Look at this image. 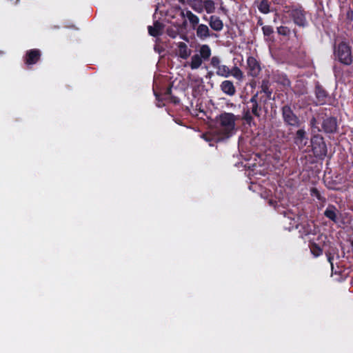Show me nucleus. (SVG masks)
I'll use <instances>...</instances> for the list:
<instances>
[{"label": "nucleus", "instance_id": "obj_17", "mask_svg": "<svg viewBox=\"0 0 353 353\" xmlns=\"http://www.w3.org/2000/svg\"><path fill=\"white\" fill-rule=\"evenodd\" d=\"M209 25L214 31L219 32L223 28V23L219 17L212 15L210 17Z\"/></svg>", "mask_w": 353, "mask_h": 353}, {"label": "nucleus", "instance_id": "obj_2", "mask_svg": "<svg viewBox=\"0 0 353 353\" xmlns=\"http://www.w3.org/2000/svg\"><path fill=\"white\" fill-rule=\"evenodd\" d=\"M235 115L230 112H223L216 118V130L219 137V140L230 138L234 132Z\"/></svg>", "mask_w": 353, "mask_h": 353}, {"label": "nucleus", "instance_id": "obj_35", "mask_svg": "<svg viewBox=\"0 0 353 353\" xmlns=\"http://www.w3.org/2000/svg\"><path fill=\"white\" fill-rule=\"evenodd\" d=\"M347 17L350 18V19H353V11L352 10H349L347 13Z\"/></svg>", "mask_w": 353, "mask_h": 353}, {"label": "nucleus", "instance_id": "obj_27", "mask_svg": "<svg viewBox=\"0 0 353 353\" xmlns=\"http://www.w3.org/2000/svg\"><path fill=\"white\" fill-rule=\"evenodd\" d=\"M276 82L283 85L284 87H290L291 85L290 80L284 73L279 74L276 75Z\"/></svg>", "mask_w": 353, "mask_h": 353}, {"label": "nucleus", "instance_id": "obj_30", "mask_svg": "<svg viewBox=\"0 0 353 353\" xmlns=\"http://www.w3.org/2000/svg\"><path fill=\"white\" fill-rule=\"evenodd\" d=\"M310 192V195L313 197H316L317 200L319 201L320 202L323 203H325L326 202V198L321 194V192L316 188H311Z\"/></svg>", "mask_w": 353, "mask_h": 353}, {"label": "nucleus", "instance_id": "obj_6", "mask_svg": "<svg viewBox=\"0 0 353 353\" xmlns=\"http://www.w3.org/2000/svg\"><path fill=\"white\" fill-rule=\"evenodd\" d=\"M310 139L312 150L314 155L319 159H324L327 153V148L322 135L314 132Z\"/></svg>", "mask_w": 353, "mask_h": 353}, {"label": "nucleus", "instance_id": "obj_31", "mask_svg": "<svg viewBox=\"0 0 353 353\" xmlns=\"http://www.w3.org/2000/svg\"><path fill=\"white\" fill-rule=\"evenodd\" d=\"M290 32H291L290 29L287 26H281L277 28V33L279 35L287 37L290 34Z\"/></svg>", "mask_w": 353, "mask_h": 353}, {"label": "nucleus", "instance_id": "obj_15", "mask_svg": "<svg viewBox=\"0 0 353 353\" xmlns=\"http://www.w3.org/2000/svg\"><path fill=\"white\" fill-rule=\"evenodd\" d=\"M338 212L339 210L334 205L329 204L324 211L323 214L326 218L336 223L338 222Z\"/></svg>", "mask_w": 353, "mask_h": 353}, {"label": "nucleus", "instance_id": "obj_13", "mask_svg": "<svg viewBox=\"0 0 353 353\" xmlns=\"http://www.w3.org/2000/svg\"><path fill=\"white\" fill-rule=\"evenodd\" d=\"M221 90L226 95L232 97L236 92V88L232 81L224 80L220 84Z\"/></svg>", "mask_w": 353, "mask_h": 353}, {"label": "nucleus", "instance_id": "obj_19", "mask_svg": "<svg viewBox=\"0 0 353 353\" xmlns=\"http://www.w3.org/2000/svg\"><path fill=\"white\" fill-rule=\"evenodd\" d=\"M181 15L183 17L188 18L193 29H195L196 26L199 25V18L190 10H186L185 13H184V11H182Z\"/></svg>", "mask_w": 353, "mask_h": 353}, {"label": "nucleus", "instance_id": "obj_32", "mask_svg": "<svg viewBox=\"0 0 353 353\" xmlns=\"http://www.w3.org/2000/svg\"><path fill=\"white\" fill-rule=\"evenodd\" d=\"M325 255L327 256L328 262L330 263L332 268H333V260H334V255L330 252H326Z\"/></svg>", "mask_w": 353, "mask_h": 353}, {"label": "nucleus", "instance_id": "obj_9", "mask_svg": "<svg viewBox=\"0 0 353 353\" xmlns=\"http://www.w3.org/2000/svg\"><path fill=\"white\" fill-rule=\"evenodd\" d=\"M314 93L317 103L320 105L325 104L330 99L328 92L319 83L315 85Z\"/></svg>", "mask_w": 353, "mask_h": 353}, {"label": "nucleus", "instance_id": "obj_10", "mask_svg": "<svg viewBox=\"0 0 353 353\" xmlns=\"http://www.w3.org/2000/svg\"><path fill=\"white\" fill-rule=\"evenodd\" d=\"M41 51L39 49L34 48L26 52L24 57V62L26 65H30L36 64L41 58Z\"/></svg>", "mask_w": 353, "mask_h": 353}, {"label": "nucleus", "instance_id": "obj_28", "mask_svg": "<svg viewBox=\"0 0 353 353\" xmlns=\"http://www.w3.org/2000/svg\"><path fill=\"white\" fill-rule=\"evenodd\" d=\"M230 76L234 77L236 79L241 81L243 78V74L241 70L237 67L234 66L232 69L229 68Z\"/></svg>", "mask_w": 353, "mask_h": 353}, {"label": "nucleus", "instance_id": "obj_24", "mask_svg": "<svg viewBox=\"0 0 353 353\" xmlns=\"http://www.w3.org/2000/svg\"><path fill=\"white\" fill-rule=\"evenodd\" d=\"M202 59L208 60L211 56V49L207 44H203L200 47L199 54Z\"/></svg>", "mask_w": 353, "mask_h": 353}, {"label": "nucleus", "instance_id": "obj_11", "mask_svg": "<svg viewBox=\"0 0 353 353\" xmlns=\"http://www.w3.org/2000/svg\"><path fill=\"white\" fill-rule=\"evenodd\" d=\"M247 64L248 74L253 77H256L261 70L259 61L254 57H249L247 59Z\"/></svg>", "mask_w": 353, "mask_h": 353}, {"label": "nucleus", "instance_id": "obj_25", "mask_svg": "<svg viewBox=\"0 0 353 353\" xmlns=\"http://www.w3.org/2000/svg\"><path fill=\"white\" fill-rule=\"evenodd\" d=\"M203 10H205L208 14L214 13L215 11V3L212 0L202 1Z\"/></svg>", "mask_w": 353, "mask_h": 353}, {"label": "nucleus", "instance_id": "obj_5", "mask_svg": "<svg viewBox=\"0 0 353 353\" xmlns=\"http://www.w3.org/2000/svg\"><path fill=\"white\" fill-rule=\"evenodd\" d=\"M335 59L345 65H350L353 63L352 46L346 41H341L334 48Z\"/></svg>", "mask_w": 353, "mask_h": 353}, {"label": "nucleus", "instance_id": "obj_4", "mask_svg": "<svg viewBox=\"0 0 353 353\" xmlns=\"http://www.w3.org/2000/svg\"><path fill=\"white\" fill-rule=\"evenodd\" d=\"M283 12L289 15L295 25L302 28L307 26V12L301 4L285 5L283 6Z\"/></svg>", "mask_w": 353, "mask_h": 353}, {"label": "nucleus", "instance_id": "obj_16", "mask_svg": "<svg viewBox=\"0 0 353 353\" xmlns=\"http://www.w3.org/2000/svg\"><path fill=\"white\" fill-rule=\"evenodd\" d=\"M260 92V96H263V103H266L268 99H271L272 90L270 88L268 81H263L261 90L257 91Z\"/></svg>", "mask_w": 353, "mask_h": 353}, {"label": "nucleus", "instance_id": "obj_37", "mask_svg": "<svg viewBox=\"0 0 353 353\" xmlns=\"http://www.w3.org/2000/svg\"><path fill=\"white\" fill-rule=\"evenodd\" d=\"M219 9H220V10H221V11H222L224 14H227L228 10H227L225 7H223V6H221V7H220V8H219Z\"/></svg>", "mask_w": 353, "mask_h": 353}, {"label": "nucleus", "instance_id": "obj_39", "mask_svg": "<svg viewBox=\"0 0 353 353\" xmlns=\"http://www.w3.org/2000/svg\"><path fill=\"white\" fill-rule=\"evenodd\" d=\"M349 242L350 243V245L352 247V252H353V237H350L349 239Z\"/></svg>", "mask_w": 353, "mask_h": 353}, {"label": "nucleus", "instance_id": "obj_26", "mask_svg": "<svg viewBox=\"0 0 353 353\" xmlns=\"http://www.w3.org/2000/svg\"><path fill=\"white\" fill-rule=\"evenodd\" d=\"M202 62V58L198 54H196L191 57L190 66L192 70H196L201 65Z\"/></svg>", "mask_w": 353, "mask_h": 353}, {"label": "nucleus", "instance_id": "obj_41", "mask_svg": "<svg viewBox=\"0 0 353 353\" xmlns=\"http://www.w3.org/2000/svg\"><path fill=\"white\" fill-rule=\"evenodd\" d=\"M168 34H169L170 37H173V38H174V37H175V34H174V33H172V34L169 33Z\"/></svg>", "mask_w": 353, "mask_h": 353}, {"label": "nucleus", "instance_id": "obj_7", "mask_svg": "<svg viewBox=\"0 0 353 353\" xmlns=\"http://www.w3.org/2000/svg\"><path fill=\"white\" fill-rule=\"evenodd\" d=\"M281 114L284 123L287 125L299 128L301 122L298 116L294 112L290 105H284L281 108Z\"/></svg>", "mask_w": 353, "mask_h": 353}, {"label": "nucleus", "instance_id": "obj_29", "mask_svg": "<svg viewBox=\"0 0 353 353\" xmlns=\"http://www.w3.org/2000/svg\"><path fill=\"white\" fill-rule=\"evenodd\" d=\"M309 246L310 252L314 257H318L323 254V249L317 243H310Z\"/></svg>", "mask_w": 353, "mask_h": 353}, {"label": "nucleus", "instance_id": "obj_14", "mask_svg": "<svg viewBox=\"0 0 353 353\" xmlns=\"http://www.w3.org/2000/svg\"><path fill=\"white\" fill-rule=\"evenodd\" d=\"M164 25L159 21L154 22L153 26H149L148 27V33L150 35L157 37L163 34Z\"/></svg>", "mask_w": 353, "mask_h": 353}, {"label": "nucleus", "instance_id": "obj_36", "mask_svg": "<svg viewBox=\"0 0 353 353\" xmlns=\"http://www.w3.org/2000/svg\"><path fill=\"white\" fill-rule=\"evenodd\" d=\"M257 26H262V27L263 26V21L261 17H259L258 19Z\"/></svg>", "mask_w": 353, "mask_h": 353}, {"label": "nucleus", "instance_id": "obj_12", "mask_svg": "<svg viewBox=\"0 0 353 353\" xmlns=\"http://www.w3.org/2000/svg\"><path fill=\"white\" fill-rule=\"evenodd\" d=\"M307 139L306 132L303 128L299 129L294 137V142L299 148L306 145Z\"/></svg>", "mask_w": 353, "mask_h": 353}, {"label": "nucleus", "instance_id": "obj_18", "mask_svg": "<svg viewBox=\"0 0 353 353\" xmlns=\"http://www.w3.org/2000/svg\"><path fill=\"white\" fill-rule=\"evenodd\" d=\"M179 2L188 4L195 12H203L202 0H177Z\"/></svg>", "mask_w": 353, "mask_h": 353}, {"label": "nucleus", "instance_id": "obj_20", "mask_svg": "<svg viewBox=\"0 0 353 353\" xmlns=\"http://www.w3.org/2000/svg\"><path fill=\"white\" fill-rule=\"evenodd\" d=\"M196 36L201 40H204L210 36V29L205 24H199L196 28Z\"/></svg>", "mask_w": 353, "mask_h": 353}, {"label": "nucleus", "instance_id": "obj_23", "mask_svg": "<svg viewBox=\"0 0 353 353\" xmlns=\"http://www.w3.org/2000/svg\"><path fill=\"white\" fill-rule=\"evenodd\" d=\"M270 5L271 3L268 0H260L257 8L260 12L266 14L270 12Z\"/></svg>", "mask_w": 353, "mask_h": 353}, {"label": "nucleus", "instance_id": "obj_42", "mask_svg": "<svg viewBox=\"0 0 353 353\" xmlns=\"http://www.w3.org/2000/svg\"><path fill=\"white\" fill-rule=\"evenodd\" d=\"M177 102H179V101H177ZM174 103H176V100H174Z\"/></svg>", "mask_w": 353, "mask_h": 353}, {"label": "nucleus", "instance_id": "obj_1", "mask_svg": "<svg viewBox=\"0 0 353 353\" xmlns=\"http://www.w3.org/2000/svg\"><path fill=\"white\" fill-rule=\"evenodd\" d=\"M327 111V108H321L310 119L309 125L312 132H323L325 134H334L337 132V119L335 117L328 116Z\"/></svg>", "mask_w": 353, "mask_h": 353}, {"label": "nucleus", "instance_id": "obj_3", "mask_svg": "<svg viewBox=\"0 0 353 353\" xmlns=\"http://www.w3.org/2000/svg\"><path fill=\"white\" fill-rule=\"evenodd\" d=\"M263 103V96H260V92L254 94L246 103L243 110L242 119L248 125L254 122V117L260 118L262 114V105Z\"/></svg>", "mask_w": 353, "mask_h": 353}, {"label": "nucleus", "instance_id": "obj_22", "mask_svg": "<svg viewBox=\"0 0 353 353\" xmlns=\"http://www.w3.org/2000/svg\"><path fill=\"white\" fill-rule=\"evenodd\" d=\"M179 48V56L183 59H186L190 55V50L188 49L187 45L183 42H179L178 44Z\"/></svg>", "mask_w": 353, "mask_h": 353}, {"label": "nucleus", "instance_id": "obj_34", "mask_svg": "<svg viewBox=\"0 0 353 353\" xmlns=\"http://www.w3.org/2000/svg\"><path fill=\"white\" fill-rule=\"evenodd\" d=\"M214 76V72L212 71H208L205 75V78L210 79Z\"/></svg>", "mask_w": 353, "mask_h": 353}, {"label": "nucleus", "instance_id": "obj_38", "mask_svg": "<svg viewBox=\"0 0 353 353\" xmlns=\"http://www.w3.org/2000/svg\"><path fill=\"white\" fill-rule=\"evenodd\" d=\"M171 92H172V88L169 87L167 88V90L165 91V94H170Z\"/></svg>", "mask_w": 353, "mask_h": 353}, {"label": "nucleus", "instance_id": "obj_21", "mask_svg": "<svg viewBox=\"0 0 353 353\" xmlns=\"http://www.w3.org/2000/svg\"><path fill=\"white\" fill-rule=\"evenodd\" d=\"M262 32L264 36V39L266 41H274V38L273 36L274 34V28L272 26L269 25H265L262 27Z\"/></svg>", "mask_w": 353, "mask_h": 353}, {"label": "nucleus", "instance_id": "obj_33", "mask_svg": "<svg viewBox=\"0 0 353 353\" xmlns=\"http://www.w3.org/2000/svg\"><path fill=\"white\" fill-rule=\"evenodd\" d=\"M287 0H272L273 3L276 5H281L283 7L284 6V3H285Z\"/></svg>", "mask_w": 353, "mask_h": 353}, {"label": "nucleus", "instance_id": "obj_8", "mask_svg": "<svg viewBox=\"0 0 353 353\" xmlns=\"http://www.w3.org/2000/svg\"><path fill=\"white\" fill-rule=\"evenodd\" d=\"M210 65L216 69L215 74L217 76L228 78L230 77L229 67L222 64L221 59L217 56H214L210 59Z\"/></svg>", "mask_w": 353, "mask_h": 353}, {"label": "nucleus", "instance_id": "obj_40", "mask_svg": "<svg viewBox=\"0 0 353 353\" xmlns=\"http://www.w3.org/2000/svg\"><path fill=\"white\" fill-rule=\"evenodd\" d=\"M168 34H169L170 37H173V38H174V37H175V34H174V33H172V34L169 33Z\"/></svg>", "mask_w": 353, "mask_h": 353}]
</instances>
